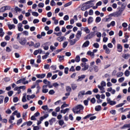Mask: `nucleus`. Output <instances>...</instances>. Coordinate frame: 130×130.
I'll return each mask as SVG.
<instances>
[{
	"instance_id": "nucleus-48",
	"label": "nucleus",
	"mask_w": 130,
	"mask_h": 130,
	"mask_svg": "<svg viewBox=\"0 0 130 130\" xmlns=\"http://www.w3.org/2000/svg\"><path fill=\"white\" fill-rule=\"evenodd\" d=\"M27 126H30L31 125H32V121H29L26 122Z\"/></svg>"
},
{
	"instance_id": "nucleus-6",
	"label": "nucleus",
	"mask_w": 130,
	"mask_h": 130,
	"mask_svg": "<svg viewBox=\"0 0 130 130\" xmlns=\"http://www.w3.org/2000/svg\"><path fill=\"white\" fill-rule=\"evenodd\" d=\"M107 102L108 104H110V106L115 105L116 102L113 101H111L110 98H107Z\"/></svg>"
},
{
	"instance_id": "nucleus-17",
	"label": "nucleus",
	"mask_w": 130,
	"mask_h": 130,
	"mask_svg": "<svg viewBox=\"0 0 130 130\" xmlns=\"http://www.w3.org/2000/svg\"><path fill=\"white\" fill-rule=\"evenodd\" d=\"M79 40H77L76 39H74L73 40H70V45L72 46L75 45V44L77 42V41H78Z\"/></svg>"
},
{
	"instance_id": "nucleus-33",
	"label": "nucleus",
	"mask_w": 130,
	"mask_h": 130,
	"mask_svg": "<svg viewBox=\"0 0 130 130\" xmlns=\"http://www.w3.org/2000/svg\"><path fill=\"white\" fill-rule=\"evenodd\" d=\"M33 46L35 48H39L40 47V43H37L35 45L34 44Z\"/></svg>"
},
{
	"instance_id": "nucleus-54",
	"label": "nucleus",
	"mask_w": 130,
	"mask_h": 130,
	"mask_svg": "<svg viewBox=\"0 0 130 130\" xmlns=\"http://www.w3.org/2000/svg\"><path fill=\"white\" fill-rule=\"evenodd\" d=\"M48 92V89L42 88V93H47Z\"/></svg>"
},
{
	"instance_id": "nucleus-10",
	"label": "nucleus",
	"mask_w": 130,
	"mask_h": 130,
	"mask_svg": "<svg viewBox=\"0 0 130 130\" xmlns=\"http://www.w3.org/2000/svg\"><path fill=\"white\" fill-rule=\"evenodd\" d=\"M49 43L47 42L44 44V46H43V47L44 48V50H48L49 49Z\"/></svg>"
},
{
	"instance_id": "nucleus-7",
	"label": "nucleus",
	"mask_w": 130,
	"mask_h": 130,
	"mask_svg": "<svg viewBox=\"0 0 130 130\" xmlns=\"http://www.w3.org/2000/svg\"><path fill=\"white\" fill-rule=\"evenodd\" d=\"M82 31L80 30L77 31V33L76 35V40H80V38H81L82 36Z\"/></svg>"
},
{
	"instance_id": "nucleus-35",
	"label": "nucleus",
	"mask_w": 130,
	"mask_h": 130,
	"mask_svg": "<svg viewBox=\"0 0 130 130\" xmlns=\"http://www.w3.org/2000/svg\"><path fill=\"white\" fill-rule=\"evenodd\" d=\"M72 3H73V2H72L66 3V4H64V6H63V7H64V8L69 7L70 6H71Z\"/></svg>"
},
{
	"instance_id": "nucleus-45",
	"label": "nucleus",
	"mask_w": 130,
	"mask_h": 130,
	"mask_svg": "<svg viewBox=\"0 0 130 130\" xmlns=\"http://www.w3.org/2000/svg\"><path fill=\"white\" fill-rule=\"evenodd\" d=\"M56 5L55 2H54V0H52L50 2V6L51 7H54Z\"/></svg>"
},
{
	"instance_id": "nucleus-49",
	"label": "nucleus",
	"mask_w": 130,
	"mask_h": 130,
	"mask_svg": "<svg viewBox=\"0 0 130 130\" xmlns=\"http://www.w3.org/2000/svg\"><path fill=\"white\" fill-rule=\"evenodd\" d=\"M130 75V72L128 70H126L125 72V76L128 77Z\"/></svg>"
},
{
	"instance_id": "nucleus-9",
	"label": "nucleus",
	"mask_w": 130,
	"mask_h": 130,
	"mask_svg": "<svg viewBox=\"0 0 130 130\" xmlns=\"http://www.w3.org/2000/svg\"><path fill=\"white\" fill-rule=\"evenodd\" d=\"M117 50L118 52H122V46L120 44H117Z\"/></svg>"
},
{
	"instance_id": "nucleus-40",
	"label": "nucleus",
	"mask_w": 130,
	"mask_h": 130,
	"mask_svg": "<svg viewBox=\"0 0 130 130\" xmlns=\"http://www.w3.org/2000/svg\"><path fill=\"white\" fill-rule=\"evenodd\" d=\"M18 101H19V99L17 96L14 98V99H13V102H14V103H17Z\"/></svg>"
},
{
	"instance_id": "nucleus-55",
	"label": "nucleus",
	"mask_w": 130,
	"mask_h": 130,
	"mask_svg": "<svg viewBox=\"0 0 130 130\" xmlns=\"http://www.w3.org/2000/svg\"><path fill=\"white\" fill-rule=\"evenodd\" d=\"M90 102H91V103L94 104V103H95V102H96L95 99L94 98H91V99L90 100Z\"/></svg>"
},
{
	"instance_id": "nucleus-46",
	"label": "nucleus",
	"mask_w": 130,
	"mask_h": 130,
	"mask_svg": "<svg viewBox=\"0 0 130 130\" xmlns=\"http://www.w3.org/2000/svg\"><path fill=\"white\" fill-rule=\"evenodd\" d=\"M121 9L124 10L125 7H126V4H125V3H122V4L121 5Z\"/></svg>"
},
{
	"instance_id": "nucleus-50",
	"label": "nucleus",
	"mask_w": 130,
	"mask_h": 130,
	"mask_svg": "<svg viewBox=\"0 0 130 130\" xmlns=\"http://www.w3.org/2000/svg\"><path fill=\"white\" fill-rule=\"evenodd\" d=\"M14 10H15V11H16V12L21 11V9L20 8H19V7H15Z\"/></svg>"
},
{
	"instance_id": "nucleus-43",
	"label": "nucleus",
	"mask_w": 130,
	"mask_h": 130,
	"mask_svg": "<svg viewBox=\"0 0 130 130\" xmlns=\"http://www.w3.org/2000/svg\"><path fill=\"white\" fill-rule=\"evenodd\" d=\"M57 57L59 58V62H61V60H63L64 59V56H60V55H59V56H57Z\"/></svg>"
},
{
	"instance_id": "nucleus-18",
	"label": "nucleus",
	"mask_w": 130,
	"mask_h": 130,
	"mask_svg": "<svg viewBox=\"0 0 130 130\" xmlns=\"http://www.w3.org/2000/svg\"><path fill=\"white\" fill-rule=\"evenodd\" d=\"M114 14V17H119V16L122 14L120 11L116 12L113 13Z\"/></svg>"
},
{
	"instance_id": "nucleus-61",
	"label": "nucleus",
	"mask_w": 130,
	"mask_h": 130,
	"mask_svg": "<svg viewBox=\"0 0 130 130\" xmlns=\"http://www.w3.org/2000/svg\"><path fill=\"white\" fill-rule=\"evenodd\" d=\"M70 72H75V69L74 67V66H72L71 68L70 69Z\"/></svg>"
},
{
	"instance_id": "nucleus-52",
	"label": "nucleus",
	"mask_w": 130,
	"mask_h": 130,
	"mask_svg": "<svg viewBox=\"0 0 130 130\" xmlns=\"http://www.w3.org/2000/svg\"><path fill=\"white\" fill-rule=\"evenodd\" d=\"M58 123L60 126H62L64 124V121L63 120H60L58 122Z\"/></svg>"
},
{
	"instance_id": "nucleus-27",
	"label": "nucleus",
	"mask_w": 130,
	"mask_h": 130,
	"mask_svg": "<svg viewBox=\"0 0 130 130\" xmlns=\"http://www.w3.org/2000/svg\"><path fill=\"white\" fill-rule=\"evenodd\" d=\"M75 61L77 62H79L80 61V57L79 55H77L76 56L75 59Z\"/></svg>"
},
{
	"instance_id": "nucleus-38",
	"label": "nucleus",
	"mask_w": 130,
	"mask_h": 130,
	"mask_svg": "<svg viewBox=\"0 0 130 130\" xmlns=\"http://www.w3.org/2000/svg\"><path fill=\"white\" fill-rule=\"evenodd\" d=\"M101 17H99V16L96 17V19H95V22H96V23H99V22H101Z\"/></svg>"
},
{
	"instance_id": "nucleus-16",
	"label": "nucleus",
	"mask_w": 130,
	"mask_h": 130,
	"mask_svg": "<svg viewBox=\"0 0 130 130\" xmlns=\"http://www.w3.org/2000/svg\"><path fill=\"white\" fill-rule=\"evenodd\" d=\"M89 45H90V41H87L84 43L83 45H82V47H88Z\"/></svg>"
},
{
	"instance_id": "nucleus-42",
	"label": "nucleus",
	"mask_w": 130,
	"mask_h": 130,
	"mask_svg": "<svg viewBox=\"0 0 130 130\" xmlns=\"http://www.w3.org/2000/svg\"><path fill=\"white\" fill-rule=\"evenodd\" d=\"M13 93H14V92L12 90H11L8 92V95H9V97H11L12 96Z\"/></svg>"
},
{
	"instance_id": "nucleus-22",
	"label": "nucleus",
	"mask_w": 130,
	"mask_h": 130,
	"mask_svg": "<svg viewBox=\"0 0 130 130\" xmlns=\"http://www.w3.org/2000/svg\"><path fill=\"white\" fill-rule=\"evenodd\" d=\"M84 31L86 32V34H90V30L88 29V27H85L83 29Z\"/></svg>"
},
{
	"instance_id": "nucleus-30",
	"label": "nucleus",
	"mask_w": 130,
	"mask_h": 130,
	"mask_svg": "<svg viewBox=\"0 0 130 130\" xmlns=\"http://www.w3.org/2000/svg\"><path fill=\"white\" fill-rule=\"evenodd\" d=\"M4 99H5L4 96L0 95V104H2L3 103Z\"/></svg>"
},
{
	"instance_id": "nucleus-1",
	"label": "nucleus",
	"mask_w": 130,
	"mask_h": 130,
	"mask_svg": "<svg viewBox=\"0 0 130 130\" xmlns=\"http://www.w3.org/2000/svg\"><path fill=\"white\" fill-rule=\"evenodd\" d=\"M84 107L82 105H79L72 109V111L75 114H80L81 111L83 110Z\"/></svg>"
},
{
	"instance_id": "nucleus-32",
	"label": "nucleus",
	"mask_w": 130,
	"mask_h": 130,
	"mask_svg": "<svg viewBox=\"0 0 130 130\" xmlns=\"http://www.w3.org/2000/svg\"><path fill=\"white\" fill-rule=\"evenodd\" d=\"M117 78H119L120 77H122L123 75V73L122 72H118L116 74Z\"/></svg>"
},
{
	"instance_id": "nucleus-47",
	"label": "nucleus",
	"mask_w": 130,
	"mask_h": 130,
	"mask_svg": "<svg viewBox=\"0 0 130 130\" xmlns=\"http://www.w3.org/2000/svg\"><path fill=\"white\" fill-rule=\"evenodd\" d=\"M54 93H55V92L53 89H51L49 91V94L50 95H53Z\"/></svg>"
},
{
	"instance_id": "nucleus-63",
	"label": "nucleus",
	"mask_w": 130,
	"mask_h": 130,
	"mask_svg": "<svg viewBox=\"0 0 130 130\" xmlns=\"http://www.w3.org/2000/svg\"><path fill=\"white\" fill-rule=\"evenodd\" d=\"M105 50V53L107 54H109L110 53V49H104Z\"/></svg>"
},
{
	"instance_id": "nucleus-62",
	"label": "nucleus",
	"mask_w": 130,
	"mask_h": 130,
	"mask_svg": "<svg viewBox=\"0 0 130 130\" xmlns=\"http://www.w3.org/2000/svg\"><path fill=\"white\" fill-rule=\"evenodd\" d=\"M3 7H4V8L6 9V10H10V9H11V7L9 6H5Z\"/></svg>"
},
{
	"instance_id": "nucleus-57",
	"label": "nucleus",
	"mask_w": 130,
	"mask_h": 130,
	"mask_svg": "<svg viewBox=\"0 0 130 130\" xmlns=\"http://www.w3.org/2000/svg\"><path fill=\"white\" fill-rule=\"evenodd\" d=\"M81 61H82V62H83L84 63H85V62L88 61V60H87V59L86 58H82L81 59Z\"/></svg>"
},
{
	"instance_id": "nucleus-59",
	"label": "nucleus",
	"mask_w": 130,
	"mask_h": 130,
	"mask_svg": "<svg viewBox=\"0 0 130 130\" xmlns=\"http://www.w3.org/2000/svg\"><path fill=\"white\" fill-rule=\"evenodd\" d=\"M45 6V4L44 3H41L38 4L39 8H43Z\"/></svg>"
},
{
	"instance_id": "nucleus-3",
	"label": "nucleus",
	"mask_w": 130,
	"mask_h": 130,
	"mask_svg": "<svg viewBox=\"0 0 130 130\" xmlns=\"http://www.w3.org/2000/svg\"><path fill=\"white\" fill-rule=\"evenodd\" d=\"M42 82V80L38 79L37 81H36V82L33 84V85L31 86V88L34 89L37 86H39V84Z\"/></svg>"
},
{
	"instance_id": "nucleus-11",
	"label": "nucleus",
	"mask_w": 130,
	"mask_h": 130,
	"mask_svg": "<svg viewBox=\"0 0 130 130\" xmlns=\"http://www.w3.org/2000/svg\"><path fill=\"white\" fill-rule=\"evenodd\" d=\"M26 77H24L23 78H21V79L18 80L17 81H16V84H21V83H23V82L26 80Z\"/></svg>"
},
{
	"instance_id": "nucleus-37",
	"label": "nucleus",
	"mask_w": 130,
	"mask_h": 130,
	"mask_svg": "<svg viewBox=\"0 0 130 130\" xmlns=\"http://www.w3.org/2000/svg\"><path fill=\"white\" fill-rule=\"evenodd\" d=\"M93 47H94L95 48H99L100 45L98 43H95L93 44Z\"/></svg>"
},
{
	"instance_id": "nucleus-15",
	"label": "nucleus",
	"mask_w": 130,
	"mask_h": 130,
	"mask_svg": "<svg viewBox=\"0 0 130 130\" xmlns=\"http://www.w3.org/2000/svg\"><path fill=\"white\" fill-rule=\"evenodd\" d=\"M102 110V107H101V106H96L95 108H94V110H95V111L98 112V111H100Z\"/></svg>"
},
{
	"instance_id": "nucleus-24",
	"label": "nucleus",
	"mask_w": 130,
	"mask_h": 130,
	"mask_svg": "<svg viewBox=\"0 0 130 130\" xmlns=\"http://www.w3.org/2000/svg\"><path fill=\"white\" fill-rule=\"evenodd\" d=\"M125 128H130V124H125L121 127V129H124Z\"/></svg>"
},
{
	"instance_id": "nucleus-21",
	"label": "nucleus",
	"mask_w": 130,
	"mask_h": 130,
	"mask_svg": "<svg viewBox=\"0 0 130 130\" xmlns=\"http://www.w3.org/2000/svg\"><path fill=\"white\" fill-rule=\"evenodd\" d=\"M84 95H86L85 93V90H82L79 92L78 96L81 97Z\"/></svg>"
},
{
	"instance_id": "nucleus-28",
	"label": "nucleus",
	"mask_w": 130,
	"mask_h": 130,
	"mask_svg": "<svg viewBox=\"0 0 130 130\" xmlns=\"http://www.w3.org/2000/svg\"><path fill=\"white\" fill-rule=\"evenodd\" d=\"M26 45H28V46H29L30 47H31L34 46V42L33 41H30V42H27L26 43Z\"/></svg>"
},
{
	"instance_id": "nucleus-25",
	"label": "nucleus",
	"mask_w": 130,
	"mask_h": 130,
	"mask_svg": "<svg viewBox=\"0 0 130 130\" xmlns=\"http://www.w3.org/2000/svg\"><path fill=\"white\" fill-rule=\"evenodd\" d=\"M66 91L67 92H71L72 91V88L70 86H66Z\"/></svg>"
},
{
	"instance_id": "nucleus-20",
	"label": "nucleus",
	"mask_w": 130,
	"mask_h": 130,
	"mask_svg": "<svg viewBox=\"0 0 130 130\" xmlns=\"http://www.w3.org/2000/svg\"><path fill=\"white\" fill-rule=\"evenodd\" d=\"M93 115H94V114H89L87 115H86L85 116H84L83 118V119L84 120L87 119V118H89Z\"/></svg>"
},
{
	"instance_id": "nucleus-64",
	"label": "nucleus",
	"mask_w": 130,
	"mask_h": 130,
	"mask_svg": "<svg viewBox=\"0 0 130 130\" xmlns=\"http://www.w3.org/2000/svg\"><path fill=\"white\" fill-rule=\"evenodd\" d=\"M110 114H113V115H115V114L116 113V112L115 110H111L110 111Z\"/></svg>"
},
{
	"instance_id": "nucleus-31",
	"label": "nucleus",
	"mask_w": 130,
	"mask_h": 130,
	"mask_svg": "<svg viewBox=\"0 0 130 130\" xmlns=\"http://www.w3.org/2000/svg\"><path fill=\"white\" fill-rule=\"evenodd\" d=\"M64 37H59L57 38V41L59 42H61V41H63L64 40Z\"/></svg>"
},
{
	"instance_id": "nucleus-58",
	"label": "nucleus",
	"mask_w": 130,
	"mask_h": 130,
	"mask_svg": "<svg viewBox=\"0 0 130 130\" xmlns=\"http://www.w3.org/2000/svg\"><path fill=\"white\" fill-rule=\"evenodd\" d=\"M124 79L125 78L124 77H121L120 78H119L118 82L120 83H122V82L124 81Z\"/></svg>"
},
{
	"instance_id": "nucleus-56",
	"label": "nucleus",
	"mask_w": 130,
	"mask_h": 130,
	"mask_svg": "<svg viewBox=\"0 0 130 130\" xmlns=\"http://www.w3.org/2000/svg\"><path fill=\"white\" fill-rule=\"evenodd\" d=\"M11 81V79L9 77H6L5 78H4V81H5L6 82H8Z\"/></svg>"
},
{
	"instance_id": "nucleus-5",
	"label": "nucleus",
	"mask_w": 130,
	"mask_h": 130,
	"mask_svg": "<svg viewBox=\"0 0 130 130\" xmlns=\"http://www.w3.org/2000/svg\"><path fill=\"white\" fill-rule=\"evenodd\" d=\"M81 67L83 68H82V71H85L88 69V65L86 63H81Z\"/></svg>"
},
{
	"instance_id": "nucleus-4",
	"label": "nucleus",
	"mask_w": 130,
	"mask_h": 130,
	"mask_svg": "<svg viewBox=\"0 0 130 130\" xmlns=\"http://www.w3.org/2000/svg\"><path fill=\"white\" fill-rule=\"evenodd\" d=\"M18 42H19L20 44L24 46L25 44H26V39L25 38H21V39L18 40Z\"/></svg>"
},
{
	"instance_id": "nucleus-29",
	"label": "nucleus",
	"mask_w": 130,
	"mask_h": 130,
	"mask_svg": "<svg viewBox=\"0 0 130 130\" xmlns=\"http://www.w3.org/2000/svg\"><path fill=\"white\" fill-rule=\"evenodd\" d=\"M68 106H69V105L67 104L66 103H63V104L61 106V109H63L64 108H67Z\"/></svg>"
},
{
	"instance_id": "nucleus-13",
	"label": "nucleus",
	"mask_w": 130,
	"mask_h": 130,
	"mask_svg": "<svg viewBox=\"0 0 130 130\" xmlns=\"http://www.w3.org/2000/svg\"><path fill=\"white\" fill-rule=\"evenodd\" d=\"M85 75H81V76L78 77V79H77V82L81 81H82V79H85Z\"/></svg>"
},
{
	"instance_id": "nucleus-36",
	"label": "nucleus",
	"mask_w": 130,
	"mask_h": 130,
	"mask_svg": "<svg viewBox=\"0 0 130 130\" xmlns=\"http://www.w3.org/2000/svg\"><path fill=\"white\" fill-rule=\"evenodd\" d=\"M22 122V119H19L17 120V123H16V125H17L18 126H19V125H20V124Z\"/></svg>"
},
{
	"instance_id": "nucleus-53",
	"label": "nucleus",
	"mask_w": 130,
	"mask_h": 130,
	"mask_svg": "<svg viewBox=\"0 0 130 130\" xmlns=\"http://www.w3.org/2000/svg\"><path fill=\"white\" fill-rule=\"evenodd\" d=\"M42 109H43V110H49L48 107H47V106H43L42 107Z\"/></svg>"
},
{
	"instance_id": "nucleus-51",
	"label": "nucleus",
	"mask_w": 130,
	"mask_h": 130,
	"mask_svg": "<svg viewBox=\"0 0 130 130\" xmlns=\"http://www.w3.org/2000/svg\"><path fill=\"white\" fill-rule=\"evenodd\" d=\"M95 0L89 1L87 2H86L85 3H84V4H85V5L90 4V3H94V2H95Z\"/></svg>"
},
{
	"instance_id": "nucleus-39",
	"label": "nucleus",
	"mask_w": 130,
	"mask_h": 130,
	"mask_svg": "<svg viewBox=\"0 0 130 130\" xmlns=\"http://www.w3.org/2000/svg\"><path fill=\"white\" fill-rule=\"evenodd\" d=\"M93 68L94 69V72L95 73H97L98 72V71H99V69H98V66H94Z\"/></svg>"
},
{
	"instance_id": "nucleus-60",
	"label": "nucleus",
	"mask_w": 130,
	"mask_h": 130,
	"mask_svg": "<svg viewBox=\"0 0 130 130\" xmlns=\"http://www.w3.org/2000/svg\"><path fill=\"white\" fill-rule=\"evenodd\" d=\"M7 45V43L5 42H3L2 43H1V46L2 47H5Z\"/></svg>"
},
{
	"instance_id": "nucleus-2",
	"label": "nucleus",
	"mask_w": 130,
	"mask_h": 130,
	"mask_svg": "<svg viewBox=\"0 0 130 130\" xmlns=\"http://www.w3.org/2000/svg\"><path fill=\"white\" fill-rule=\"evenodd\" d=\"M95 36V34L94 31L90 32L89 35H87L85 37H84V40H90L92 38Z\"/></svg>"
},
{
	"instance_id": "nucleus-44",
	"label": "nucleus",
	"mask_w": 130,
	"mask_h": 130,
	"mask_svg": "<svg viewBox=\"0 0 130 130\" xmlns=\"http://www.w3.org/2000/svg\"><path fill=\"white\" fill-rule=\"evenodd\" d=\"M124 105H125V103H121L120 104L116 105L115 107H116V108H120V107H121Z\"/></svg>"
},
{
	"instance_id": "nucleus-8",
	"label": "nucleus",
	"mask_w": 130,
	"mask_h": 130,
	"mask_svg": "<svg viewBox=\"0 0 130 130\" xmlns=\"http://www.w3.org/2000/svg\"><path fill=\"white\" fill-rule=\"evenodd\" d=\"M36 77H37V78L38 79L45 78V77H46V74L43 73L42 74H37L36 75Z\"/></svg>"
},
{
	"instance_id": "nucleus-19",
	"label": "nucleus",
	"mask_w": 130,
	"mask_h": 130,
	"mask_svg": "<svg viewBox=\"0 0 130 130\" xmlns=\"http://www.w3.org/2000/svg\"><path fill=\"white\" fill-rule=\"evenodd\" d=\"M93 18L92 17V16H90L88 18V24H90V23H92V21H93Z\"/></svg>"
},
{
	"instance_id": "nucleus-34",
	"label": "nucleus",
	"mask_w": 130,
	"mask_h": 130,
	"mask_svg": "<svg viewBox=\"0 0 130 130\" xmlns=\"http://www.w3.org/2000/svg\"><path fill=\"white\" fill-rule=\"evenodd\" d=\"M129 56L130 55H129L128 54H125L124 55H122V57L123 58H125V59H128Z\"/></svg>"
},
{
	"instance_id": "nucleus-41",
	"label": "nucleus",
	"mask_w": 130,
	"mask_h": 130,
	"mask_svg": "<svg viewBox=\"0 0 130 130\" xmlns=\"http://www.w3.org/2000/svg\"><path fill=\"white\" fill-rule=\"evenodd\" d=\"M32 15H33V16H35V17H38L39 13H37V12H32Z\"/></svg>"
},
{
	"instance_id": "nucleus-26",
	"label": "nucleus",
	"mask_w": 130,
	"mask_h": 130,
	"mask_svg": "<svg viewBox=\"0 0 130 130\" xmlns=\"http://www.w3.org/2000/svg\"><path fill=\"white\" fill-rule=\"evenodd\" d=\"M103 87H104V86H102L101 85H98V87L99 88L100 90H103V91L101 92V93H105V90H104V88Z\"/></svg>"
},
{
	"instance_id": "nucleus-14",
	"label": "nucleus",
	"mask_w": 130,
	"mask_h": 130,
	"mask_svg": "<svg viewBox=\"0 0 130 130\" xmlns=\"http://www.w3.org/2000/svg\"><path fill=\"white\" fill-rule=\"evenodd\" d=\"M8 27H9V30H12V29H15V25L14 24H8Z\"/></svg>"
},
{
	"instance_id": "nucleus-23",
	"label": "nucleus",
	"mask_w": 130,
	"mask_h": 130,
	"mask_svg": "<svg viewBox=\"0 0 130 130\" xmlns=\"http://www.w3.org/2000/svg\"><path fill=\"white\" fill-rule=\"evenodd\" d=\"M71 87L72 90H75V89H76L77 87H78V86L76 84H72Z\"/></svg>"
},
{
	"instance_id": "nucleus-12",
	"label": "nucleus",
	"mask_w": 130,
	"mask_h": 130,
	"mask_svg": "<svg viewBox=\"0 0 130 130\" xmlns=\"http://www.w3.org/2000/svg\"><path fill=\"white\" fill-rule=\"evenodd\" d=\"M56 121V118H51L50 120H49V125L52 126L53 125V123L55 122Z\"/></svg>"
}]
</instances>
